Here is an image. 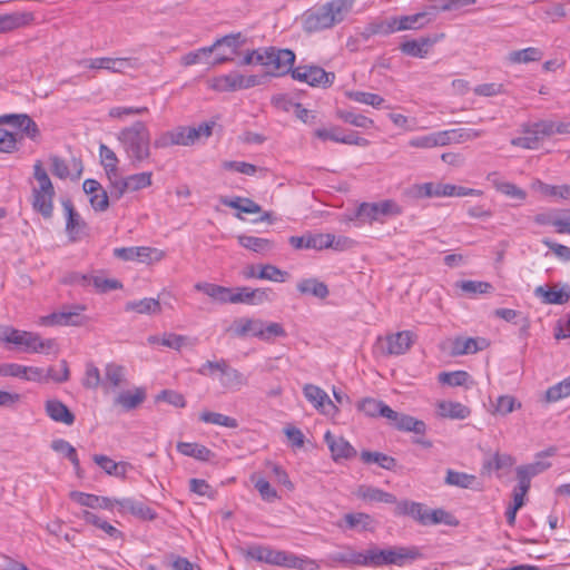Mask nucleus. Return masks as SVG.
<instances>
[{
	"label": "nucleus",
	"mask_w": 570,
	"mask_h": 570,
	"mask_svg": "<svg viewBox=\"0 0 570 570\" xmlns=\"http://www.w3.org/2000/svg\"><path fill=\"white\" fill-rule=\"evenodd\" d=\"M333 242V234L330 233H312L306 232L301 236H291L288 244L296 250L302 249H314L323 250L327 249Z\"/></svg>",
	"instance_id": "6ab92c4d"
},
{
	"label": "nucleus",
	"mask_w": 570,
	"mask_h": 570,
	"mask_svg": "<svg viewBox=\"0 0 570 570\" xmlns=\"http://www.w3.org/2000/svg\"><path fill=\"white\" fill-rule=\"evenodd\" d=\"M393 426L400 431L415 434H425L426 432V424L422 420L403 413H399Z\"/></svg>",
	"instance_id": "09e8293b"
},
{
	"label": "nucleus",
	"mask_w": 570,
	"mask_h": 570,
	"mask_svg": "<svg viewBox=\"0 0 570 570\" xmlns=\"http://www.w3.org/2000/svg\"><path fill=\"white\" fill-rule=\"evenodd\" d=\"M62 206L67 215L66 230L70 238L72 240H76L80 237V234L85 228L86 224L81 219L80 215L76 212L70 200H65L62 203Z\"/></svg>",
	"instance_id": "7c9ffc66"
},
{
	"label": "nucleus",
	"mask_w": 570,
	"mask_h": 570,
	"mask_svg": "<svg viewBox=\"0 0 570 570\" xmlns=\"http://www.w3.org/2000/svg\"><path fill=\"white\" fill-rule=\"evenodd\" d=\"M78 65L92 70L104 69L112 73H122L126 69H137L139 61L134 57H99L79 60Z\"/></svg>",
	"instance_id": "f8f14e48"
},
{
	"label": "nucleus",
	"mask_w": 570,
	"mask_h": 570,
	"mask_svg": "<svg viewBox=\"0 0 570 570\" xmlns=\"http://www.w3.org/2000/svg\"><path fill=\"white\" fill-rule=\"evenodd\" d=\"M422 557L423 554L421 549L415 546L368 550L371 567H382L389 564L404 567L406 564L413 563Z\"/></svg>",
	"instance_id": "1a4fd4ad"
},
{
	"label": "nucleus",
	"mask_w": 570,
	"mask_h": 570,
	"mask_svg": "<svg viewBox=\"0 0 570 570\" xmlns=\"http://www.w3.org/2000/svg\"><path fill=\"white\" fill-rule=\"evenodd\" d=\"M294 80L306 82L312 87L327 88L335 80L334 72H327L323 68L314 65L298 66L292 70Z\"/></svg>",
	"instance_id": "ddd939ff"
},
{
	"label": "nucleus",
	"mask_w": 570,
	"mask_h": 570,
	"mask_svg": "<svg viewBox=\"0 0 570 570\" xmlns=\"http://www.w3.org/2000/svg\"><path fill=\"white\" fill-rule=\"evenodd\" d=\"M246 558L271 566L289 569L305 570L314 564V561L305 556H297L285 550H277L269 546L252 544L244 550Z\"/></svg>",
	"instance_id": "7ed1b4c3"
},
{
	"label": "nucleus",
	"mask_w": 570,
	"mask_h": 570,
	"mask_svg": "<svg viewBox=\"0 0 570 570\" xmlns=\"http://www.w3.org/2000/svg\"><path fill=\"white\" fill-rule=\"evenodd\" d=\"M297 291L303 295H312L321 299L328 295L327 285L314 277L301 279L297 283Z\"/></svg>",
	"instance_id": "a19ab883"
},
{
	"label": "nucleus",
	"mask_w": 570,
	"mask_h": 570,
	"mask_svg": "<svg viewBox=\"0 0 570 570\" xmlns=\"http://www.w3.org/2000/svg\"><path fill=\"white\" fill-rule=\"evenodd\" d=\"M194 344L195 340H191L185 335L165 333L161 336V345L168 348H173L175 351H180L183 347L193 346Z\"/></svg>",
	"instance_id": "338daca9"
},
{
	"label": "nucleus",
	"mask_w": 570,
	"mask_h": 570,
	"mask_svg": "<svg viewBox=\"0 0 570 570\" xmlns=\"http://www.w3.org/2000/svg\"><path fill=\"white\" fill-rule=\"evenodd\" d=\"M355 0H331L306 10L301 18L303 29L318 32L341 23L351 12Z\"/></svg>",
	"instance_id": "f257e3e1"
},
{
	"label": "nucleus",
	"mask_w": 570,
	"mask_h": 570,
	"mask_svg": "<svg viewBox=\"0 0 570 570\" xmlns=\"http://www.w3.org/2000/svg\"><path fill=\"white\" fill-rule=\"evenodd\" d=\"M115 507L120 513H130L142 520H153L156 513L146 504L130 498L115 499Z\"/></svg>",
	"instance_id": "393cba45"
},
{
	"label": "nucleus",
	"mask_w": 570,
	"mask_h": 570,
	"mask_svg": "<svg viewBox=\"0 0 570 570\" xmlns=\"http://www.w3.org/2000/svg\"><path fill=\"white\" fill-rule=\"evenodd\" d=\"M117 140L134 168H138L149 160L151 156V136L144 121H135L119 130Z\"/></svg>",
	"instance_id": "f03ea898"
},
{
	"label": "nucleus",
	"mask_w": 570,
	"mask_h": 570,
	"mask_svg": "<svg viewBox=\"0 0 570 570\" xmlns=\"http://www.w3.org/2000/svg\"><path fill=\"white\" fill-rule=\"evenodd\" d=\"M346 96L355 102L368 105L374 108H380L384 102V98L380 95L366 91H347Z\"/></svg>",
	"instance_id": "774afa93"
},
{
	"label": "nucleus",
	"mask_w": 570,
	"mask_h": 570,
	"mask_svg": "<svg viewBox=\"0 0 570 570\" xmlns=\"http://www.w3.org/2000/svg\"><path fill=\"white\" fill-rule=\"evenodd\" d=\"M542 58V52L534 47H528L521 50L511 51L508 55V60L511 63H529L538 61Z\"/></svg>",
	"instance_id": "bf43d9fd"
},
{
	"label": "nucleus",
	"mask_w": 570,
	"mask_h": 570,
	"mask_svg": "<svg viewBox=\"0 0 570 570\" xmlns=\"http://www.w3.org/2000/svg\"><path fill=\"white\" fill-rule=\"evenodd\" d=\"M50 446L55 452L68 459L77 472L80 470L77 451L68 441L63 439H56L51 442Z\"/></svg>",
	"instance_id": "4d7b16f0"
},
{
	"label": "nucleus",
	"mask_w": 570,
	"mask_h": 570,
	"mask_svg": "<svg viewBox=\"0 0 570 570\" xmlns=\"http://www.w3.org/2000/svg\"><path fill=\"white\" fill-rule=\"evenodd\" d=\"M9 376L28 382H43L45 370L38 366H26L18 363H9Z\"/></svg>",
	"instance_id": "473e14b6"
},
{
	"label": "nucleus",
	"mask_w": 570,
	"mask_h": 570,
	"mask_svg": "<svg viewBox=\"0 0 570 570\" xmlns=\"http://www.w3.org/2000/svg\"><path fill=\"white\" fill-rule=\"evenodd\" d=\"M33 178L37 184L32 187V207L45 218H50L53 210L55 188L40 160L33 165Z\"/></svg>",
	"instance_id": "6e6552de"
},
{
	"label": "nucleus",
	"mask_w": 570,
	"mask_h": 570,
	"mask_svg": "<svg viewBox=\"0 0 570 570\" xmlns=\"http://www.w3.org/2000/svg\"><path fill=\"white\" fill-rule=\"evenodd\" d=\"M530 188L544 197L569 200L568 189L564 185L553 186L546 184L540 179H533L530 184Z\"/></svg>",
	"instance_id": "58836bf2"
},
{
	"label": "nucleus",
	"mask_w": 570,
	"mask_h": 570,
	"mask_svg": "<svg viewBox=\"0 0 570 570\" xmlns=\"http://www.w3.org/2000/svg\"><path fill=\"white\" fill-rule=\"evenodd\" d=\"M487 346L484 338L458 337L452 343L453 355L473 354Z\"/></svg>",
	"instance_id": "f704fd0d"
},
{
	"label": "nucleus",
	"mask_w": 570,
	"mask_h": 570,
	"mask_svg": "<svg viewBox=\"0 0 570 570\" xmlns=\"http://www.w3.org/2000/svg\"><path fill=\"white\" fill-rule=\"evenodd\" d=\"M222 204L228 206L230 208L237 209L239 213L236 215L237 218L243 219L242 213L244 214H259L262 213V207L246 197H234V198H222Z\"/></svg>",
	"instance_id": "c9c22d12"
},
{
	"label": "nucleus",
	"mask_w": 570,
	"mask_h": 570,
	"mask_svg": "<svg viewBox=\"0 0 570 570\" xmlns=\"http://www.w3.org/2000/svg\"><path fill=\"white\" fill-rule=\"evenodd\" d=\"M534 294L546 304H564L570 299V289L568 286L561 288L538 286L534 289Z\"/></svg>",
	"instance_id": "2f4dec72"
},
{
	"label": "nucleus",
	"mask_w": 570,
	"mask_h": 570,
	"mask_svg": "<svg viewBox=\"0 0 570 570\" xmlns=\"http://www.w3.org/2000/svg\"><path fill=\"white\" fill-rule=\"evenodd\" d=\"M328 558L333 563L343 567L371 566L368 551L366 553L357 552L350 547L342 551L331 553Z\"/></svg>",
	"instance_id": "5701e85b"
},
{
	"label": "nucleus",
	"mask_w": 570,
	"mask_h": 570,
	"mask_svg": "<svg viewBox=\"0 0 570 570\" xmlns=\"http://www.w3.org/2000/svg\"><path fill=\"white\" fill-rule=\"evenodd\" d=\"M324 441L330 449L333 461L335 462L350 460L356 456V450L343 436H336L332 434L331 431H326L324 434Z\"/></svg>",
	"instance_id": "412c9836"
},
{
	"label": "nucleus",
	"mask_w": 570,
	"mask_h": 570,
	"mask_svg": "<svg viewBox=\"0 0 570 570\" xmlns=\"http://www.w3.org/2000/svg\"><path fill=\"white\" fill-rule=\"evenodd\" d=\"M153 184V173L142 171L121 177L120 175L109 185L110 196L118 200L128 191H138L150 187Z\"/></svg>",
	"instance_id": "9b49d317"
},
{
	"label": "nucleus",
	"mask_w": 570,
	"mask_h": 570,
	"mask_svg": "<svg viewBox=\"0 0 570 570\" xmlns=\"http://www.w3.org/2000/svg\"><path fill=\"white\" fill-rule=\"evenodd\" d=\"M424 12L411 14V16H403L400 18H393L391 21L379 24L373 32L376 33H391L399 30H407V29H414L417 26H422L421 22L422 19L425 18Z\"/></svg>",
	"instance_id": "4be33fe9"
},
{
	"label": "nucleus",
	"mask_w": 570,
	"mask_h": 570,
	"mask_svg": "<svg viewBox=\"0 0 570 570\" xmlns=\"http://www.w3.org/2000/svg\"><path fill=\"white\" fill-rule=\"evenodd\" d=\"M434 43L430 38H421L419 40H410L405 41L401 45V50L403 53L411 56V57H417V58H424L426 57L430 47Z\"/></svg>",
	"instance_id": "8fccbe9b"
},
{
	"label": "nucleus",
	"mask_w": 570,
	"mask_h": 570,
	"mask_svg": "<svg viewBox=\"0 0 570 570\" xmlns=\"http://www.w3.org/2000/svg\"><path fill=\"white\" fill-rule=\"evenodd\" d=\"M214 53L212 46L199 48L190 51L180 58V65L189 67L197 63H209L208 58Z\"/></svg>",
	"instance_id": "680f3d73"
},
{
	"label": "nucleus",
	"mask_w": 570,
	"mask_h": 570,
	"mask_svg": "<svg viewBox=\"0 0 570 570\" xmlns=\"http://www.w3.org/2000/svg\"><path fill=\"white\" fill-rule=\"evenodd\" d=\"M568 396H570V375L550 386L546 392V401L549 403L558 402Z\"/></svg>",
	"instance_id": "69168bd1"
},
{
	"label": "nucleus",
	"mask_w": 570,
	"mask_h": 570,
	"mask_svg": "<svg viewBox=\"0 0 570 570\" xmlns=\"http://www.w3.org/2000/svg\"><path fill=\"white\" fill-rule=\"evenodd\" d=\"M361 460L367 464L375 463L385 470H392L396 464L394 458L381 452L363 451L361 453Z\"/></svg>",
	"instance_id": "e2e57ef3"
},
{
	"label": "nucleus",
	"mask_w": 570,
	"mask_h": 570,
	"mask_svg": "<svg viewBox=\"0 0 570 570\" xmlns=\"http://www.w3.org/2000/svg\"><path fill=\"white\" fill-rule=\"evenodd\" d=\"M82 285H92L98 292L107 293L122 287L117 279L105 278L102 276H79Z\"/></svg>",
	"instance_id": "5fc2aeb1"
},
{
	"label": "nucleus",
	"mask_w": 570,
	"mask_h": 570,
	"mask_svg": "<svg viewBox=\"0 0 570 570\" xmlns=\"http://www.w3.org/2000/svg\"><path fill=\"white\" fill-rule=\"evenodd\" d=\"M414 334L410 331H402L377 340V346L385 355H402L406 353L414 343Z\"/></svg>",
	"instance_id": "dca6fc26"
},
{
	"label": "nucleus",
	"mask_w": 570,
	"mask_h": 570,
	"mask_svg": "<svg viewBox=\"0 0 570 570\" xmlns=\"http://www.w3.org/2000/svg\"><path fill=\"white\" fill-rule=\"evenodd\" d=\"M289 274L285 271H282L275 265L265 264L259 266V272L257 274V278L276 282V283H284L288 279Z\"/></svg>",
	"instance_id": "0e129e2a"
},
{
	"label": "nucleus",
	"mask_w": 570,
	"mask_h": 570,
	"mask_svg": "<svg viewBox=\"0 0 570 570\" xmlns=\"http://www.w3.org/2000/svg\"><path fill=\"white\" fill-rule=\"evenodd\" d=\"M126 312H134L137 314L156 315L161 312V305L158 299L145 297L139 301H130L125 305Z\"/></svg>",
	"instance_id": "e433bc0d"
},
{
	"label": "nucleus",
	"mask_w": 570,
	"mask_h": 570,
	"mask_svg": "<svg viewBox=\"0 0 570 570\" xmlns=\"http://www.w3.org/2000/svg\"><path fill=\"white\" fill-rule=\"evenodd\" d=\"M213 126L200 124L198 127L178 126L161 132L154 141L155 148L165 149L173 146H191L202 138L212 136Z\"/></svg>",
	"instance_id": "423d86ee"
},
{
	"label": "nucleus",
	"mask_w": 570,
	"mask_h": 570,
	"mask_svg": "<svg viewBox=\"0 0 570 570\" xmlns=\"http://www.w3.org/2000/svg\"><path fill=\"white\" fill-rule=\"evenodd\" d=\"M94 461L109 475L124 478L129 466L126 462H115L107 455L97 454L94 456Z\"/></svg>",
	"instance_id": "3c124183"
},
{
	"label": "nucleus",
	"mask_w": 570,
	"mask_h": 570,
	"mask_svg": "<svg viewBox=\"0 0 570 570\" xmlns=\"http://www.w3.org/2000/svg\"><path fill=\"white\" fill-rule=\"evenodd\" d=\"M177 451L183 455L195 458L200 461H208L213 456L209 449L198 443L178 442Z\"/></svg>",
	"instance_id": "6e6d98bb"
},
{
	"label": "nucleus",
	"mask_w": 570,
	"mask_h": 570,
	"mask_svg": "<svg viewBox=\"0 0 570 570\" xmlns=\"http://www.w3.org/2000/svg\"><path fill=\"white\" fill-rule=\"evenodd\" d=\"M237 239L240 246L258 254H265L274 248L273 242L267 238L239 235Z\"/></svg>",
	"instance_id": "de8ad7c7"
},
{
	"label": "nucleus",
	"mask_w": 570,
	"mask_h": 570,
	"mask_svg": "<svg viewBox=\"0 0 570 570\" xmlns=\"http://www.w3.org/2000/svg\"><path fill=\"white\" fill-rule=\"evenodd\" d=\"M444 482L451 487H458L461 489H475L476 476L468 474L465 472H459L449 469Z\"/></svg>",
	"instance_id": "603ef678"
},
{
	"label": "nucleus",
	"mask_w": 570,
	"mask_h": 570,
	"mask_svg": "<svg viewBox=\"0 0 570 570\" xmlns=\"http://www.w3.org/2000/svg\"><path fill=\"white\" fill-rule=\"evenodd\" d=\"M145 399V391L142 389H135V391L119 393L115 399V404L121 406L125 411H130L139 406Z\"/></svg>",
	"instance_id": "c03bdc74"
},
{
	"label": "nucleus",
	"mask_w": 570,
	"mask_h": 570,
	"mask_svg": "<svg viewBox=\"0 0 570 570\" xmlns=\"http://www.w3.org/2000/svg\"><path fill=\"white\" fill-rule=\"evenodd\" d=\"M262 78L256 75H242L238 71H232L228 75H222L213 80V88L218 91H236L253 88L261 85Z\"/></svg>",
	"instance_id": "4468645a"
},
{
	"label": "nucleus",
	"mask_w": 570,
	"mask_h": 570,
	"mask_svg": "<svg viewBox=\"0 0 570 570\" xmlns=\"http://www.w3.org/2000/svg\"><path fill=\"white\" fill-rule=\"evenodd\" d=\"M443 131L446 136V146L474 140L484 135V130L473 128H459Z\"/></svg>",
	"instance_id": "49530a36"
},
{
	"label": "nucleus",
	"mask_w": 570,
	"mask_h": 570,
	"mask_svg": "<svg viewBox=\"0 0 570 570\" xmlns=\"http://www.w3.org/2000/svg\"><path fill=\"white\" fill-rule=\"evenodd\" d=\"M0 342L12 344L24 353H57L56 340H42L38 333L20 331L11 326H0Z\"/></svg>",
	"instance_id": "20e7f679"
},
{
	"label": "nucleus",
	"mask_w": 570,
	"mask_h": 570,
	"mask_svg": "<svg viewBox=\"0 0 570 570\" xmlns=\"http://www.w3.org/2000/svg\"><path fill=\"white\" fill-rule=\"evenodd\" d=\"M497 174H490L488 179L492 183L493 187L501 194L507 197L523 202L527 198V193L522 188L518 187L515 184L503 181L498 179Z\"/></svg>",
	"instance_id": "ea45409f"
},
{
	"label": "nucleus",
	"mask_w": 570,
	"mask_h": 570,
	"mask_svg": "<svg viewBox=\"0 0 570 570\" xmlns=\"http://www.w3.org/2000/svg\"><path fill=\"white\" fill-rule=\"evenodd\" d=\"M215 371L219 372L220 386L227 391H239L248 384L247 376L232 367L225 358L207 361L198 368V373L203 376H213Z\"/></svg>",
	"instance_id": "9d476101"
},
{
	"label": "nucleus",
	"mask_w": 570,
	"mask_h": 570,
	"mask_svg": "<svg viewBox=\"0 0 570 570\" xmlns=\"http://www.w3.org/2000/svg\"><path fill=\"white\" fill-rule=\"evenodd\" d=\"M450 184L424 183L416 186L419 197H450Z\"/></svg>",
	"instance_id": "13d9d810"
},
{
	"label": "nucleus",
	"mask_w": 570,
	"mask_h": 570,
	"mask_svg": "<svg viewBox=\"0 0 570 570\" xmlns=\"http://www.w3.org/2000/svg\"><path fill=\"white\" fill-rule=\"evenodd\" d=\"M85 309L83 306H75L72 311H62L52 313L41 318L43 325H80L82 324L80 312Z\"/></svg>",
	"instance_id": "bb28decb"
},
{
	"label": "nucleus",
	"mask_w": 570,
	"mask_h": 570,
	"mask_svg": "<svg viewBox=\"0 0 570 570\" xmlns=\"http://www.w3.org/2000/svg\"><path fill=\"white\" fill-rule=\"evenodd\" d=\"M82 519L85 522L95 525L96 528L102 530L109 538L111 539H122V533L117 528L111 525L105 519L98 517L97 514L90 511L82 512Z\"/></svg>",
	"instance_id": "864d4df0"
},
{
	"label": "nucleus",
	"mask_w": 570,
	"mask_h": 570,
	"mask_svg": "<svg viewBox=\"0 0 570 570\" xmlns=\"http://www.w3.org/2000/svg\"><path fill=\"white\" fill-rule=\"evenodd\" d=\"M358 499L363 501L373 503V502H382V503H396V498L390 492L383 491L379 488L372 485H360L355 492Z\"/></svg>",
	"instance_id": "c756f323"
},
{
	"label": "nucleus",
	"mask_w": 570,
	"mask_h": 570,
	"mask_svg": "<svg viewBox=\"0 0 570 570\" xmlns=\"http://www.w3.org/2000/svg\"><path fill=\"white\" fill-rule=\"evenodd\" d=\"M543 119L534 122H524L520 126L521 136L511 139V145L522 149L533 150L539 148L541 141L548 138V135L542 132Z\"/></svg>",
	"instance_id": "2eb2a0df"
},
{
	"label": "nucleus",
	"mask_w": 570,
	"mask_h": 570,
	"mask_svg": "<svg viewBox=\"0 0 570 570\" xmlns=\"http://www.w3.org/2000/svg\"><path fill=\"white\" fill-rule=\"evenodd\" d=\"M99 156L110 185L119 176L118 157L115 151L106 145H100Z\"/></svg>",
	"instance_id": "4c0bfd02"
},
{
	"label": "nucleus",
	"mask_w": 570,
	"mask_h": 570,
	"mask_svg": "<svg viewBox=\"0 0 570 570\" xmlns=\"http://www.w3.org/2000/svg\"><path fill=\"white\" fill-rule=\"evenodd\" d=\"M294 62L295 53L292 50L271 47L266 72L275 77L292 73Z\"/></svg>",
	"instance_id": "a211bd4d"
},
{
	"label": "nucleus",
	"mask_w": 570,
	"mask_h": 570,
	"mask_svg": "<svg viewBox=\"0 0 570 570\" xmlns=\"http://www.w3.org/2000/svg\"><path fill=\"white\" fill-rule=\"evenodd\" d=\"M227 332L236 337H256L265 342L286 335L284 327L279 323L249 317L234 320Z\"/></svg>",
	"instance_id": "39448f33"
},
{
	"label": "nucleus",
	"mask_w": 570,
	"mask_h": 570,
	"mask_svg": "<svg viewBox=\"0 0 570 570\" xmlns=\"http://www.w3.org/2000/svg\"><path fill=\"white\" fill-rule=\"evenodd\" d=\"M446 136L444 131L432 132L425 136H419L409 140V146L413 148L430 149L434 147L446 146Z\"/></svg>",
	"instance_id": "79ce46f5"
},
{
	"label": "nucleus",
	"mask_w": 570,
	"mask_h": 570,
	"mask_svg": "<svg viewBox=\"0 0 570 570\" xmlns=\"http://www.w3.org/2000/svg\"><path fill=\"white\" fill-rule=\"evenodd\" d=\"M195 289L203 292L219 303H232V289L212 283H197Z\"/></svg>",
	"instance_id": "37998d69"
},
{
	"label": "nucleus",
	"mask_w": 570,
	"mask_h": 570,
	"mask_svg": "<svg viewBox=\"0 0 570 570\" xmlns=\"http://www.w3.org/2000/svg\"><path fill=\"white\" fill-rule=\"evenodd\" d=\"M199 420L204 423L225 426L229 429H235L238 426V422L236 419L217 412L204 411L200 413Z\"/></svg>",
	"instance_id": "052dcab7"
},
{
	"label": "nucleus",
	"mask_w": 570,
	"mask_h": 570,
	"mask_svg": "<svg viewBox=\"0 0 570 570\" xmlns=\"http://www.w3.org/2000/svg\"><path fill=\"white\" fill-rule=\"evenodd\" d=\"M70 498L78 504L91 509L112 510L115 508V499L107 497H98L95 494L73 491L70 493Z\"/></svg>",
	"instance_id": "cd10ccee"
},
{
	"label": "nucleus",
	"mask_w": 570,
	"mask_h": 570,
	"mask_svg": "<svg viewBox=\"0 0 570 570\" xmlns=\"http://www.w3.org/2000/svg\"><path fill=\"white\" fill-rule=\"evenodd\" d=\"M125 381V367L116 363H108L104 370L102 386L105 389H117Z\"/></svg>",
	"instance_id": "a18cd8bd"
},
{
	"label": "nucleus",
	"mask_w": 570,
	"mask_h": 570,
	"mask_svg": "<svg viewBox=\"0 0 570 570\" xmlns=\"http://www.w3.org/2000/svg\"><path fill=\"white\" fill-rule=\"evenodd\" d=\"M303 394L306 400L322 414L334 416L338 409L330 399L327 393L317 385L306 384L303 387Z\"/></svg>",
	"instance_id": "aec40b11"
},
{
	"label": "nucleus",
	"mask_w": 570,
	"mask_h": 570,
	"mask_svg": "<svg viewBox=\"0 0 570 570\" xmlns=\"http://www.w3.org/2000/svg\"><path fill=\"white\" fill-rule=\"evenodd\" d=\"M115 256L124 261H138L153 264L165 258L166 253L159 248L148 246L121 247L114 250Z\"/></svg>",
	"instance_id": "f3484780"
},
{
	"label": "nucleus",
	"mask_w": 570,
	"mask_h": 570,
	"mask_svg": "<svg viewBox=\"0 0 570 570\" xmlns=\"http://www.w3.org/2000/svg\"><path fill=\"white\" fill-rule=\"evenodd\" d=\"M232 303H245V304H262L268 301V293L266 289L256 288L252 289L249 287H237L235 292L232 291Z\"/></svg>",
	"instance_id": "c85d7f7f"
},
{
	"label": "nucleus",
	"mask_w": 570,
	"mask_h": 570,
	"mask_svg": "<svg viewBox=\"0 0 570 570\" xmlns=\"http://www.w3.org/2000/svg\"><path fill=\"white\" fill-rule=\"evenodd\" d=\"M403 207L394 199H383L373 203H361L354 215L347 216L346 220L353 222L355 219L361 223L384 224L387 219L402 215Z\"/></svg>",
	"instance_id": "0eeeda50"
},
{
	"label": "nucleus",
	"mask_w": 570,
	"mask_h": 570,
	"mask_svg": "<svg viewBox=\"0 0 570 570\" xmlns=\"http://www.w3.org/2000/svg\"><path fill=\"white\" fill-rule=\"evenodd\" d=\"M46 414L57 423L70 426L75 423L76 416L69 407L57 399H49L45 402Z\"/></svg>",
	"instance_id": "b1692460"
},
{
	"label": "nucleus",
	"mask_w": 570,
	"mask_h": 570,
	"mask_svg": "<svg viewBox=\"0 0 570 570\" xmlns=\"http://www.w3.org/2000/svg\"><path fill=\"white\" fill-rule=\"evenodd\" d=\"M395 515H407L422 525H426L428 509L423 503L410 500L396 501L394 509Z\"/></svg>",
	"instance_id": "a878e982"
},
{
	"label": "nucleus",
	"mask_w": 570,
	"mask_h": 570,
	"mask_svg": "<svg viewBox=\"0 0 570 570\" xmlns=\"http://www.w3.org/2000/svg\"><path fill=\"white\" fill-rule=\"evenodd\" d=\"M436 413L441 417L463 420L470 415V410L460 402L441 401L436 404Z\"/></svg>",
	"instance_id": "72a5a7b5"
}]
</instances>
